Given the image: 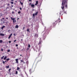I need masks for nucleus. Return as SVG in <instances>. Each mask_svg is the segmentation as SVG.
I'll return each instance as SVG.
<instances>
[{"mask_svg": "<svg viewBox=\"0 0 77 77\" xmlns=\"http://www.w3.org/2000/svg\"><path fill=\"white\" fill-rule=\"evenodd\" d=\"M68 0H62V6L61 8L63 10L65 6L66 8H68Z\"/></svg>", "mask_w": 77, "mask_h": 77, "instance_id": "obj_1", "label": "nucleus"}, {"mask_svg": "<svg viewBox=\"0 0 77 77\" xmlns=\"http://www.w3.org/2000/svg\"><path fill=\"white\" fill-rule=\"evenodd\" d=\"M58 21H59V23H60V22L61 21L60 20V18H58V20L57 21H56L55 22L53 23L52 25L53 26V27L56 26V24H57V23H58Z\"/></svg>", "mask_w": 77, "mask_h": 77, "instance_id": "obj_2", "label": "nucleus"}, {"mask_svg": "<svg viewBox=\"0 0 77 77\" xmlns=\"http://www.w3.org/2000/svg\"><path fill=\"white\" fill-rule=\"evenodd\" d=\"M11 18L12 20H13V23L14 24L15 23H16V21L15 20V18H13L12 17H11Z\"/></svg>", "mask_w": 77, "mask_h": 77, "instance_id": "obj_3", "label": "nucleus"}, {"mask_svg": "<svg viewBox=\"0 0 77 77\" xmlns=\"http://www.w3.org/2000/svg\"><path fill=\"white\" fill-rule=\"evenodd\" d=\"M42 42V41L41 40H40L38 43V45H41Z\"/></svg>", "mask_w": 77, "mask_h": 77, "instance_id": "obj_4", "label": "nucleus"}, {"mask_svg": "<svg viewBox=\"0 0 77 77\" xmlns=\"http://www.w3.org/2000/svg\"><path fill=\"white\" fill-rule=\"evenodd\" d=\"M38 12H37L35 14H33V17H35V15H38Z\"/></svg>", "mask_w": 77, "mask_h": 77, "instance_id": "obj_5", "label": "nucleus"}, {"mask_svg": "<svg viewBox=\"0 0 77 77\" xmlns=\"http://www.w3.org/2000/svg\"><path fill=\"white\" fill-rule=\"evenodd\" d=\"M31 6L32 8H35V5L32 4L31 5Z\"/></svg>", "mask_w": 77, "mask_h": 77, "instance_id": "obj_6", "label": "nucleus"}, {"mask_svg": "<svg viewBox=\"0 0 77 77\" xmlns=\"http://www.w3.org/2000/svg\"><path fill=\"white\" fill-rule=\"evenodd\" d=\"M16 63H18V59H15Z\"/></svg>", "mask_w": 77, "mask_h": 77, "instance_id": "obj_7", "label": "nucleus"}, {"mask_svg": "<svg viewBox=\"0 0 77 77\" xmlns=\"http://www.w3.org/2000/svg\"><path fill=\"white\" fill-rule=\"evenodd\" d=\"M20 69L19 67H17V69L18 71H19V72H20L21 71V70H19Z\"/></svg>", "mask_w": 77, "mask_h": 77, "instance_id": "obj_8", "label": "nucleus"}, {"mask_svg": "<svg viewBox=\"0 0 77 77\" xmlns=\"http://www.w3.org/2000/svg\"><path fill=\"white\" fill-rule=\"evenodd\" d=\"M36 3L35 4V6H36V5H38V1H37L36 2H35Z\"/></svg>", "mask_w": 77, "mask_h": 77, "instance_id": "obj_9", "label": "nucleus"}, {"mask_svg": "<svg viewBox=\"0 0 77 77\" xmlns=\"http://www.w3.org/2000/svg\"><path fill=\"white\" fill-rule=\"evenodd\" d=\"M0 36H4L5 34L2 33H0Z\"/></svg>", "mask_w": 77, "mask_h": 77, "instance_id": "obj_10", "label": "nucleus"}, {"mask_svg": "<svg viewBox=\"0 0 77 77\" xmlns=\"http://www.w3.org/2000/svg\"><path fill=\"white\" fill-rule=\"evenodd\" d=\"M12 34L11 33L10 34V35L8 37V39H10V38H11V36H12Z\"/></svg>", "mask_w": 77, "mask_h": 77, "instance_id": "obj_11", "label": "nucleus"}, {"mask_svg": "<svg viewBox=\"0 0 77 77\" xmlns=\"http://www.w3.org/2000/svg\"><path fill=\"white\" fill-rule=\"evenodd\" d=\"M5 26H3L2 27H1V29H4V28H5Z\"/></svg>", "mask_w": 77, "mask_h": 77, "instance_id": "obj_12", "label": "nucleus"}, {"mask_svg": "<svg viewBox=\"0 0 77 77\" xmlns=\"http://www.w3.org/2000/svg\"><path fill=\"white\" fill-rule=\"evenodd\" d=\"M38 34L37 36V34H36L35 35V37H36V38H38Z\"/></svg>", "mask_w": 77, "mask_h": 77, "instance_id": "obj_13", "label": "nucleus"}, {"mask_svg": "<svg viewBox=\"0 0 77 77\" xmlns=\"http://www.w3.org/2000/svg\"><path fill=\"white\" fill-rule=\"evenodd\" d=\"M7 59V56H6L4 58V60H6V59Z\"/></svg>", "mask_w": 77, "mask_h": 77, "instance_id": "obj_14", "label": "nucleus"}, {"mask_svg": "<svg viewBox=\"0 0 77 77\" xmlns=\"http://www.w3.org/2000/svg\"><path fill=\"white\" fill-rule=\"evenodd\" d=\"M29 71V72H30V74H31V73H32V69H30Z\"/></svg>", "mask_w": 77, "mask_h": 77, "instance_id": "obj_15", "label": "nucleus"}, {"mask_svg": "<svg viewBox=\"0 0 77 77\" xmlns=\"http://www.w3.org/2000/svg\"><path fill=\"white\" fill-rule=\"evenodd\" d=\"M20 4H21V5H23V3L21 2V1H20Z\"/></svg>", "mask_w": 77, "mask_h": 77, "instance_id": "obj_16", "label": "nucleus"}, {"mask_svg": "<svg viewBox=\"0 0 77 77\" xmlns=\"http://www.w3.org/2000/svg\"><path fill=\"white\" fill-rule=\"evenodd\" d=\"M15 28H18V25H16L15 26Z\"/></svg>", "mask_w": 77, "mask_h": 77, "instance_id": "obj_17", "label": "nucleus"}, {"mask_svg": "<svg viewBox=\"0 0 77 77\" xmlns=\"http://www.w3.org/2000/svg\"><path fill=\"white\" fill-rule=\"evenodd\" d=\"M45 38H46V36H45L43 37V40H44V39H45Z\"/></svg>", "mask_w": 77, "mask_h": 77, "instance_id": "obj_18", "label": "nucleus"}, {"mask_svg": "<svg viewBox=\"0 0 77 77\" xmlns=\"http://www.w3.org/2000/svg\"><path fill=\"white\" fill-rule=\"evenodd\" d=\"M62 12H63V11H60V15H61V14H62Z\"/></svg>", "mask_w": 77, "mask_h": 77, "instance_id": "obj_19", "label": "nucleus"}, {"mask_svg": "<svg viewBox=\"0 0 77 77\" xmlns=\"http://www.w3.org/2000/svg\"><path fill=\"white\" fill-rule=\"evenodd\" d=\"M10 60V59L9 58L7 59H6L7 62H8V60Z\"/></svg>", "mask_w": 77, "mask_h": 77, "instance_id": "obj_20", "label": "nucleus"}, {"mask_svg": "<svg viewBox=\"0 0 77 77\" xmlns=\"http://www.w3.org/2000/svg\"><path fill=\"white\" fill-rule=\"evenodd\" d=\"M4 57H5V56H3L2 57H1V59L2 60L3 59Z\"/></svg>", "mask_w": 77, "mask_h": 77, "instance_id": "obj_21", "label": "nucleus"}, {"mask_svg": "<svg viewBox=\"0 0 77 77\" xmlns=\"http://www.w3.org/2000/svg\"><path fill=\"white\" fill-rule=\"evenodd\" d=\"M27 31L29 32H30V31H29V29H27Z\"/></svg>", "mask_w": 77, "mask_h": 77, "instance_id": "obj_22", "label": "nucleus"}, {"mask_svg": "<svg viewBox=\"0 0 77 77\" xmlns=\"http://www.w3.org/2000/svg\"><path fill=\"white\" fill-rule=\"evenodd\" d=\"M3 42V41L2 40H0V43H2Z\"/></svg>", "mask_w": 77, "mask_h": 77, "instance_id": "obj_23", "label": "nucleus"}, {"mask_svg": "<svg viewBox=\"0 0 77 77\" xmlns=\"http://www.w3.org/2000/svg\"><path fill=\"white\" fill-rule=\"evenodd\" d=\"M6 68H9V66H6Z\"/></svg>", "mask_w": 77, "mask_h": 77, "instance_id": "obj_24", "label": "nucleus"}, {"mask_svg": "<svg viewBox=\"0 0 77 77\" xmlns=\"http://www.w3.org/2000/svg\"><path fill=\"white\" fill-rule=\"evenodd\" d=\"M15 74H18V71H16Z\"/></svg>", "mask_w": 77, "mask_h": 77, "instance_id": "obj_25", "label": "nucleus"}, {"mask_svg": "<svg viewBox=\"0 0 77 77\" xmlns=\"http://www.w3.org/2000/svg\"><path fill=\"white\" fill-rule=\"evenodd\" d=\"M20 62L21 63L22 62H23V60H20Z\"/></svg>", "mask_w": 77, "mask_h": 77, "instance_id": "obj_26", "label": "nucleus"}, {"mask_svg": "<svg viewBox=\"0 0 77 77\" xmlns=\"http://www.w3.org/2000/svg\"><path fill=\"white\" fill-rule=\"evenodd\" d=\"M28 47L29 48L30 47V45L29 44L28 45Z\"/></svg>", "mask_w": 77, "mask_h": 77, "instance_id": "obj_27", "label": "nucleus"}, {"mask_svg": "<svg viewBox=\"0 0 77 77\" xmlns=\"http://www.w3.org/2000/svg\"><path fill=\"white\" fill-rule=\"evenodd\" d=\"M11 4H14V2H11Z\"/></svg>", "mask_w": 77, "mask_h": 77, "instance_id": "obj_28", "label": "nucleus"}, {"mask_svg": "<svg viewBox=\"0 0 77 77\" xmlns=\"http://www.w3.org/2000/svg\"><path fill=\"white\" fill-rule=\"evenodd\" d=\"M7 52H10V50H8V51H7Z\"/></svg>", "mask_w": 77, "mask_h": 77, "instance_id": "obj_29", "label": "nucleus"}, {"mask_svg": "<svg viewBox=\"0 0 77 77\" xmlns=\"http://www.w3.org/2000/svg\"><path fill=\"white\" fill-rule=\"evenodd\" d=\"M18 13L19 14H20L21 13V11H18Z\"/></svg>", "mask_w": 77, "mask_h": 77, "instance_id": "obj_30", "label": "nucleus"}, {"mask_svg": "<svg viewBox=\"0 0 77 77\" xmlns=\"http://www.w3.org/2000/svg\"><path fill=\"white\" fill-rule=\"evenodd\" d=\"M10 70H11V69H10L8 70L9 72H10Z\"/></svg>", "mask_w": 77, "mask_h": 77, "instance_id": "obj_31", "label": "nucleus"}, {"mask_svg": "<svg viewBox=\"0 0 77 77\" xmlns=\"http://www.w3.org/2000/svg\"><path fill=\"white\" fill-rule=\"evenodd\" d=\"M2 62H3V64H5V62L4 61H3Z\"/></svg>", "mask_w": 77, "mask_h": 77, "instance_id": "obj_32", "label": "nucleus"}, {"mask_svg": "<svg viewBox=\"0 0 77 77\" xmlns=\"http://www.w3.org/2000/svg\"><path fill=\"white\" fill-rule=\"evenodd\" d=\"M26 63H29V62L28 61H26Z\"/></svg>", "mask_w": 77, "mask_h": 77, "instance_id": "obj_33", "label": "nucleus"}, {"mask_svg": "<svg viewBox=\"0 0 77 77\" xmlns=\"http://www.w3.org/2000/svg\"><path fill=\"white\" fill-rule=\"evenodd\" d=\"M29 48H28L26 49V50H27V51H28V50H29Z\"/></svg>", "mask_w": 77, "mask_h": 77, "instance_id": "obj_34", "label": "nucleus"}, {"mask_svg": "<svg viewBox=\"0 0 77 77\" xmlns=\"http://www.w3.org/2000/svg\"><path fill=\"white\" fill-rule=\"evenodd\" d=\"M16 41H17V40H15L14 41V42H16Z\"/></svg>", "mask_w": 77, "mask_h": 77, "instance_id": "obj_35", "label": "nucleus"}, {"mask_svg": "<svg viewBox=\"0 0 77 77\" xmlns=\"http://www.w3.org/2000/svg\"><path fill=\"white\" fill-rule=\"evenodd\" d=\"M12 14H14V11H12Z\"/></svg>", "mask_w": 77, "mask_h": 77, "instance_id": "obj_36", "label": "nucleus"}, {"mask_svg": "<svg viewBox=\"0 0 77 77\" xmlns=\"http://www.w3.org/2000/svg\"><path fill=\"white\" fill-rule=\"evenodd\" d=\"M1 51H3V48L1 49Z\"/></svg>", "mask_w": 77, "mask_h": 77, "instance_id": "obj_37", "label": "nucleus"}, {"mask_svg": "<svg viewBox=\"0 0 77 77\" xmlns=\"http://www.w3.org/2000/svg\"><path fill=\"white\" fill-rule=\"evenodd\" d=\"M16 47H18V45H17V44H16Z\"/></svg>", "mask_w": 77, "mask_h": 77, "instance_id": "obj_38", "label": "nucleus"}, {"mask_svg": "<svg viewBox=\"0 0 77 77\" xmlns=\"http://www.w3.org/2000/svg\"><path fill=\"white\" fill-rule=\"evenodd\" d=\"M8 6H10V4H8L7 5Z\"/></svg>", "mask_w": 77, "mask_h": 77, "instance_id": "obj_39", "label": "nucleus"}, {"mask_svg": "<svg viewBox=\"0 0 77 77\" xmlns=\"http://www.w3.org/2000/svg\"><path fill=\"white\" fill-rule=\"evenodd\" d=\"M29 6H31V3H29Z\"/></svg>", "mask_w": 77, "mask_h": 77, "instance_id": "obj_40", "label": "nucleus"}, {"mask_svg": "<svg viewBox=\"0 0 77 77\" xmlns=\"http://www.w3.org/2000/svg\"><path fill=\"white\" fill-rule=\"evenodd\" d=\"M14 36H15V33H14Z\"/></svg>", "mask_w": 77, "mask_h": 77, "instance_id": "obj_41", "label": "nucleus"}, {"mask_svg": "<svg viewBox=\"0 0 77 77\" xmlns=\"http://www.w3.org/2000/svg\"><path fill=\"white\" fill-rule=\"evenodd\" d=\"M6 20H8V17H6Z\"/></svg>", "mask_w": 77, "mask_h": 77, "instance_id": "obj_42", "label": "nucleus"}, {"mask_svg": "<svg viewBox=\"0 0 77 77\" xmlns=\"http://www.w3.org/2000/svg\"><path fill=\"white\" fill-rule=\"evenodd\" d=\"M9 43H11V41H9Z\"/></svg>", "mask_w": 77, "mask_h": 77, "instance_id": "obj_43", "label": "nucleus"}, {"mask_svg": "<svg viewBox=\"0 0 77 77\" xmlns=\"http://www.w3.org/2000/svg\"><path fill=\"white\" fill-rule=\"evenodd\" d=\"M29 2H31L32 0H29Z\"/></svg>", "mask_w": 77, "mask_h": 77, "instance_id": "obj_44", "label": "nucleus"}, {"mask_svg": "<svg viewBox=\"0 0 77 77\" xmlns=\"http://www.w3.org/2000/svg\"><path fill=\"white\" fill-rule=\"evenodd\" d=\"M20 10H21V8H20Z\"/></svg>", "mask_w": 77, "mask_h": 77, "instance_id": "obj_45", "label": "nucleus"}, {"mask_svg": "<svg viewBox=\"0 0 77 77\" xmlns=\"http://www.w3.org/2000/svg\"><path fill=\"white\" fill-rule=\"evenodd\" d=\"M24 27H23V30H24Z\"/></svg>", "mask_w": 77, "mask_h": 77, "instance_id": "obj_46", "label": "nucleus"}, {"mask_svg": "<svg viewBox=\"0 0 77 77\" xmlns=\"http://www.w3.org/2000/svg\"><path fill=\"white\" fill-rule=\"evenodd\" d=\"M2 20H5V18H2Z\"/></svg>", "mask_w": 77, "mask_h": 77, "instance_id": "obj_47", "label": "nucleus"}, {"mask_svg": "<svg viewBox=\"0 0 77 77\" xmlns=\"http://www.w3.org/2000/svg\"><path fill=\"white\" fill-rule=\"evenodd\" d=\"M8 62V61H6V60H5V62Z\"/></svg>", "mask_w": 77, "mask_h": 77, "instance_id": "obj_48", "label": "nucleus"}, {"mask_svg": "<svg viewBox=\"0 0 77 77\" xmlns=\"http://www.w3.org/2000/svg\"><path fill=\"white\" fill-rule=\"evenodd\" d=\"M21 41H23V39H21Z\"/></svg>", "mask_w": 77, "mask_h": 77, "instance_id": "obj_49", "label": "nucleus"}, {"mask_svg": "<svg viewBox=\"0 0 77 77\" xmlns=\"http://www.w3.org/2000/svg\"><path fill=\"white\" fill-rule=\"evenodd\" d=\"M23 63H25V62H24V61H23Z\"/></svg>", "mask_w": 77, "mask_h": 77, "instance_id": "obj_50", "label": "nucleus"}, {"mask_svg": "<svg viewBox=\"0 0 77 77\" xmlns=\"http://www.w3.org/2000/svg\"><path fill=\"white\" fill-rule=\"evenodd\" d=\"M11 0V1H14V0Z\"/></svg>", "mask_w": 77, "mask_h": 77, "instance_id": "obj_51", "label": "nucleus"}, {"mask_svg": "<svg viewBox=\"0 0 77 77\" xmlns=\"http://www.w3.org/2000/svg\"><path fill=\"white\" fill-rule=\"evenodd\" d=\"M1 21H3V20H2V19H1Z\"/></svg>", "mask_w": 77, "mask_h": 77, "instance_id": "obj_52", "label": "nucleus"}, {"mask_svg": "<svg viewBox=\"0 0 77 77\" xmlns=\"http://www.w3.org/2000/svg\"><path fill=\"white\" fill-rule=\"evenodd\" d=\"M20 56H22V55H21V54H20Z\"/></svg>", "mask_w": 77, "mask_h": 77, "instance_id": "obj_53", "label": "nucleus"}, {"mask_svg": "<svg viewBox=\"0 0 77 77\" xmlns=\"http://www.w3.org/2000/svg\"><path fill=\"white\" fill-rule=\"evenodd\" d=\"M17 48V49H18V48Z\"/></svg>", "mask_w": 77, "mask_h": 77, "instance_id": "obj_54", "label": "nucleus"}, {"mask_svg": "<svg viewBox=\"0 0 77 77\" xmlns=\"http://www.w3.org/2000/svg\"><path fill=\"white\" fill-rule=\"evenodd\" d=\"M18 19H19V18H18L17 19V20H18Z\"/></svg>", "mask_w": 77, "mask_h": 77, "instance_id": "obj_55", "label": "nucleus"}, {"mask_svg": "<svg viewBox=\"0 0 77 77\" xmlns=\"http://www.w3.org/2000/svg\"><path fill=\"white\" fill-rule=\"evenodd\" d=\"M15 2H17V1H15Z\"/></svg>", "mask_w": 77, "mask_h": 77, "instance_id": "obj_56", "label": "nucleus"}, {"mask_svg": "<svg viewBox=\"0 0 77 77\" xmlns=\"http://www.w3.org/2000/svg\"><path fill=\"white\" fill-rule=\"evenodd\" d=\"M12 7H13V6H12Z\"/></svg>", "mask_w": 77, "mask_h": 77, "instance_id": "obj_57", "label": "nucleus"}, {"mask_svg": "<svg viewBox=\"0 0 77 77\" xmlns=\"http://www.w3.org/2000/svg\"><path fill=\"white\" fill-rule=\"evenodd\" d=\"M63 15V14H62V15Z\"/></svg>", "mask_w": 77, "mask_h": 77, "instance_id": "obj_58", "label": "nucleus"}, {"mask_svg": "<svg viewBox=\"0 0 77 77\" xmlns=\"http://www.w3.org/2000/svg\"><path fill=\"white\" fill-rule=\"evenodd\" d=\"M2 0V1H3V0Z\"/></svg>", "mask_w": 77, "mask_h": 77, "instance_id": "obj_59", "label": "nucleus"}, {"mask_svg": "<svg viewBox=\"0 0 77 77\" xmlns=\"http://www.w3.org/2000/svg\"><path fill=\"white\" fill-rule=\"evenodd\" d=\"M6 9H8V8H6Z\"/></svg>", "mask_w": 77, "mask_h": 77, "instance_id": "obj_60", "label": "nucleus"}]
</instances>
